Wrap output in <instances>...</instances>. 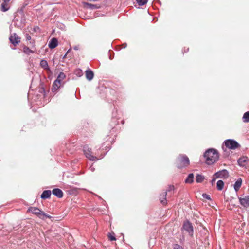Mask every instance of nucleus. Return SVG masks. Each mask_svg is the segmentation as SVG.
<instances>
[{"label": "nucleus", "mask_w": 249, "mask_h": 249, "mask_svg": "<svg viewBox=\"0 0 249 249\" xmlns=\"http://www.w3.org/2000/svg\"><path fill=\"white\" fill-rule=\"evenodd\" d=\"M204 157L206 159L208 164H213L216 162L219 159L218 151L213 148L207 149L204 153Z\"/></svg>", "instance_id": "f257e3e1"}, {"label": "nucleus", "mask_w": 249, "mask_h": 249, "mask_svg": "<svg viewBox=\"0 0 249 249\" xmlns=\"http://www.w3.org/2000/svg\"><path fill=\"white\" fill-rule=\"evenodd\" d=\"M28 211L32 213L37 215L39 218L43 220L45 218H52L50 215L45 213L43 211H42L37 207H31L28 209Z\"/></svg>", "instance_id": "f03ea898"}, {"label": "nucleus", "mask_w": 249, "mask_h": 249, "mask_svg": "<svg viewBox=\"0 0 249 249\" xmlns=\"http://www.w3.org/2000/svg\"><path fill=\"white\" fill-rule=\"evenodd\" d=\"M189 163V159L186 155H180L177 159V165L178 168L186 167Z\"/></svg>", "instance_id": "7ed1b4c3"}, {"label": "nucleus", "mask_w": 249, "mask_h": 249, "mask_svg": "<svg viewBox=\"0 0 249 249\" xmlns=\"http://www.w3.org/2000/svg\"><path fill=\"white\" fill-rule=\"evenodd\" d=\"M181 231H184L187 232L189 236L193 237L194 235V229L192 223L188 220L185 221L181 229Z\"/></svg>", "instance_id": "20e7f679"}, {"label": "nucleus", "mask_w": 249, "mask_h": 249, "mask_svg": "<svg viewBox=\"0 0 249 249\" xmlns=\"http://www.w3.org/2000/svg\"><path fill=\"white\" fill-rule=\"evenodd\" d=\"M224 143L225 146L230 149L234 150L240 147V144L237 142L233 139L226 140Z\"/></svg>", "instance_id": "39448f33"}, {"label": "nucleus", "mask_w": 249, "mask_h": 249, "mask_svg": "<svg viewBox=\"0 0 249 249\" xmlns=\"http://www.w3.org/2000/svg\"><path fill=\"white\" fill-rule=\"evenodd\" d=\"M83 152L86 158L89 159L90 160L94 161L98 160V158L92 155L91 149L88 146H84L83 147Z\"/></svg>", "instance_id": "423d86ee"}, {"label": "nucleus", "mask_w": 249, "mask_h": 249, "mask_svg": "<svg viewBox=\"0 0 249 249\" xmlns=\"http://www.w3.org/2000/svg\"><path fill=\"white\" fill-rule=\"evenodd\" d=\"M9 40L14 46H16L20 42V38L18 36L16 33H14L11 35Z\"/></svg>", "instance_id": "0eeeda50"}, {"label": "nucleus", "mask_w": 249, "mask_h": 249, "mask_svg": "<svg viewBox=\"0 0 249 249\" xmlns=\"http://www.w3.org/2000/svg\"><path fill=\"white\" fill-rule=\"evenodd\" d=\"M214 176L216 178H227L229 176V173L226 169H223L218 172H216L214 174Z\"/></svg>", "instance_id": "6e6552de"}, {"label": "nucleus", "mask_w": 249, "mask_h": 249, "mask_svg": "<svg viewBox=\"0 0 249 249\" xmlns=\"http://www.w3.org/2000/svg\"><path fill=\"white\" fill-rule=\"evenodd\" d=\"M240 204L245 208L249 206V195L243 197H239Z\"/></svg>", "instance_id": "1a4fd4ad"}, {"label": "nucleus", "mask_w": 249, "mask_h": 249, "mask_svg": "<svg viewBox=\"0 0 249 249\" xmlns=\"http://www.w3.org/2000/svg\"><path fill=\"white\" fill-rule=\"evenodd\" d=\"M52 194L59 198L63 196V191L59 188H55L52 190Z\"/></svg>", "instance_id": "9d476101"}, {"label": "nucleus", "mask_w": 249, "mask_h": 249, "mask_svg": "<svg viewBox=\"0 0 249 249\" xmlns=\"http://www.w3.org/2000/svg\"><path fill=\"white\" fill-rule=\"evenodd\" d=\"M58 45V40L56 38H52L48 44V46L50 49H54Z\"/></svg>", "instance_id": "9b49d317"}, {"label": "nucleus", "mask_w": 249, "mask_h": 249, "mask_svg": "<svg viewBox=\"0 0 249 249\" xmlns=\"http://www.w3.org/2000/svg\"><path fill=\"white\" fill-rule=\"evenodd\" d=\"M51 191L49 190L44 191L41 195V198L42 199L49 198L51 196Z\"/></svg>", "instance_id": "f8f14e48"}, {"label": "nucleus", "mask_w": 249, "mask_h": 249, "mask_svg": "<svg viewBox=\"0 0 249 249\" xmlns=\"http://www.w3.org/2000/svg\"><path fill=\"white\" fill-rule=\"evenodd\" d=\"M86 77L89 81L91 80L94 77V73L91 70H87L85 71Z\"/></svg>", "instance_id": "ddd939ff"}, {"label": "nucleus", "mask_w": 249, "mask_h": 249, "mask_svg": "<svg viewBox=\"0 0 249 249\" xmlns=\"http://www.w3.org/2000/svg\"><path fill=\"white\" fill-rule=\"evenodd\" d=\"M167 191L162 193L160 196V200L163 205H165L167 203L166 200Z\"/></svg>", "instance_id": "4468645a"}, {"label": "nucleus", "mask_w": 249, "mask_h": 249, "mask_svg": "<svg viewBox=\"0 0 249 249\" xmlns=\"http://www.w3.org/2000/svg\"><path fill=\"white\" fill-rule=\"evenodd\" d=\"M10 0H4L1 5V9L3 12H6L9 9L7 3L9 2Z\"/></svg>", "instance_id": "2eb2a0df"}, {"label": "nucleus", "mask_w": 249, "mask_h": 249, "mask_svg": "<svg viewBox=\"0 0 249 249\" xmlns=\"http://www.w3.org/2000/svg\"><path fill=\"white\" fill-rule=\"evenodd\" d=\"M242 180L241 178H238L234 184V189L236 192L239 191L242 185Z\"/></svg>", "instance_id": "dca6fc26"}, {"label": "nucleus", "mask_w": 249, "mask_h": 249, "mask_svg": "<svg viewBox=\"0 0 249 249\" xmlns=\"http://www.w3.org/2000/svg\"><path fill=\"white\" fill-rule=\"evenodd\" d=\"M248 160L247 157H242L238 159V163L240 166L243 167L245 166V163L247 162Z\"/></svg>", "instance_id": "f3484780"}, {"label": "nucleus", "mask_w": 249, "mask_h": 249, "mask_svg": "<svg viewBox=\"0 0 249 249\" xmlns=\"http://www.w3.org/2000/svg\"><path fill=\"white\" fill-rule=\"evenodd\" d=\"M60 82L58 80H55L53 83V87L52 88V91L53 92H55L60 87Z\"/></svg>", "instance_id": "a211bd4d"}, {"label": "nucleus", "mask_w": 249, "mask_h": 249, "mask_svg": "<svg viewBox=\"0 0 249 249\" xmlns=\"http://www.w3.org/2000/svg\"><path fill=\"white\" fill-rule=\"evenodd\" d=\"M194 182V174L190 173L185 180L186 183L191 184Z\"/></svg>", "instance_id": "6ab92c4d"}, {"label": "nucleus", "mask_w": 249, "mask_h": 249, "mask_svg": "<svg viewBox=\"0 0 249 249\" xmlns=\"http://www.w3.org/2000/svg\"><path fill=\"white\" fill-rule=\"evenodd\" d=\"M40 66L46 70H49V67L48 66V62L45 60H41L40 62Z\"/></svg>", "instance_id": "aec40b11"}, {"label": "nucleus", "mask_w": 249, "mask_h": 249, "mask_svg": "<svg viewBox=\"0 0 249 249\" xmlns=\"http://www.w3.org/2000/svg\"><path fill=\"white\" fill-rule=\"evenodd\" d=\"M205 179V177L203 175L201 174H197L196 176V182L197 183H201Z\"/></svg>", "instance_id": "412c9836"}, {"label": "nucleus", "mask_w": 249, "mask_h": 249, "mask_svg": "<svg viewBox=\"0 0 249 249\" xmlns=\"http://www.w3.org/2000/svg\"><path fill=\"white\" fill-rule=\"evenodd\" d=\"M224 182L222 180H219L216 183V187L218 190H222L224 187Z\"/></svg>", "instance_id": "4be33fe9"}, {"label": "nucleus", "mask_w": 249, "mask_h": 249, "mask_svg": "<svg viewBox=\"0 0 249 249\" xmlns=\"http://www.w3.org/2000/svg\"><path fill=\"white\" fill-rule=\"evenodd\" d=\"M23 50L24 53L28 55L34 53V51L30 49L28 47L25 46L23 47Z\"/></svg>", "instance_id": "5701e85b"}, {"label": "nucleus", "mask_w": 249, "mask_h": 249, "mask_svg": "<svg viewBox=\"0 0 249 249\" xmlns=\"http://www.w3.org/2000/svg\"><path fill=\"white\" fill-rule=\"evenodd\" d=\"M85 4L87 5L89 8H90L91 9H98L100 7L99 6L96 5V4H93L89 3H85Z\"/></svg>", "instance_id": "b1692460"}, {"label": "nucleus", "mask_w": 249, "mask_h": 249, "mask_svg": "<svg viewBox=\"0 0 249 249\" xmlns=\"http://www.w3.org/2000/svg\"><path fill=\"white\" fill-rule=\"evenodd\" d=\"M243 121L244 123L249 122V111H247L244 114Z\"/></svg>", "instance_id": "393cba45"}, {"label": "nucleus", "mask_w": 249, "mask_h": 249, "mask_svg": "<svg viewBox=\"0 0 249 249\" xmlns=\"http://www.w3.org/2000/svg\"><path fill=\"white\" fill-rule=\"evenodd\" d=\"M66 77V75L63 72H60L57 76L56 80H58L59 82H61Z\"/></svg>", "instance_id": "a878e982"}, {"label": "nucleus", "mask_w": 249, "mask_h": 249, "mask_svg": "<svg viewBox=\"0 0 249 249\" xmlns=\"http://www.w3.org/2000/svg\"><path fill=\"white\" fill-rule=\"evenodd\" d=\"M139 6H142L146 4L148 0H136Z\"/></svg>", "instance_id": "bb28decb"}, {"label": "nucleus", "mask_w": 249, "mask_h": 249, "mask_svg": "<svg viewBox=\"0 0 249 249\" xmlns=\"http://www.w3.org/2000/svg\"><path fill=\"white\" fill-rule=\"evenodd\" d=\"M173 249H184L183 247L178 244L173 245Z\"/></svg>", "instance_id": "cd10ccee"}, {"label": "nucleus", "mask_w": 249, "mask_h": 249, "mask_svg": "<svg viewBox=\"0 0 249 249\" xmlns=\"http://www.w3.org/2000/svg\"><path fill=\"white\" fill-rule=\"evenodd\" d=\"M202 196V197L204 198H205V199H206L207 200H211V199L210 196L208 195V194H207L203 193Z\"/></svg>", "instance_id": "c85d7f7f"}, {"label": "nucleus", "mask_w": 249, "mask_h": 249, "mask_svg": "<svg viewBox=\"0 0 249 249\" xmlns=\"http://www.w3.org/2000/svg\"><path fill=\"white\" fill-rule=\"evenodd\" d=\"M109 53H110L109 54V58L110 60H112L113 58H114V53L111 51V50H109Z\"/></svg>", "instance_id": "c756f323"}, {"label": "nucleus", "mask_w": 249, "mask_h": 249, "mask_svg": "<svg viewBox=\"0 0 249 249\" xmlns=\"http://www.w3.org/2000/svg\"><path fill=\"white\" fill-rule=\"evenodd\" d=\"M75 73L76 74L79 76H81L82 75V71L80 69L76 70Z\"/></svg>", "instance_id": "7c9ffc66"}, {"label": "nucleus", "mask_w": 249, "mask_h": 249, "mask_svg": "<svg viewBox=\"0 0 249 249\" xmlns=\"http://www.w3.org/2000/svg\"><path fill=\"white\" fill-rule=\"evenodd\" d=\"M108 238L110 239V241H115L116 240V238L114 236L112 235L110 233L108 235Z\"/></svg>", "instance_id": "2f4dec72"}, {"label": "nucleus", "mask_w": 249, "mask_h": 249, "mask_svg": "<svg viewBox=\"0 0 249 249\" xmlns=\"http://www.w3.org/2000/svg\"><path fill=\"white\" fill-rule=\"evenodd\" d=\"M25 37H26V40H28V41L31 40V36L28 34H26Z\"/></svg>", "instance_id": "473e14b6"}, {"label": "nucleus", "mask_w": 249, "mask_h": 249, "mask_svg": "<svg viewBox=\"0 0 249 249\" xmlns=\"http://www.w3.org/2000/svg\"><path fill=\"white\" fill-rule=\"evenodd\" d=\"M29 44L31 45V47L32 48H35V41L34 40H30V42H29Z\"/></svg>", "instance_id": "72a5a7b5"}, {"label": "nucleus", "mask_w": 249, "mask_h": 249, "mask_svg": "<svg viewBox=\"0 0 249 249\" xmlns=\"http://www.w3.org/2000/svg\"><path fill=\"white\" fill-rule=\"evenodd\" d=\"M174 189V186L173 185H170L168 187L167 191L168 192L171 191Z\"/></svg>", "instance_id": "f704fd0d"}, {"label": "nucleus", "mask_w": 249, "mask_h": 249, "mask_svg": "<svg viewBox=\"0 0 249 249\" xmlns=\"http://www.w3.org/2000/svg\"><path fill=\"white\" fill-rule=\"evenodd\" d=\"M39 27H38V26H36V27H35L34 28V31L35 32H37V31H39Z\"/></svg>", "instance_id": "c9c22d12"}, {"label": "nucleus", "mask_w": 249, "mask_h": 249, "mask_svg": "<svg viewBox=\"0 0 249 249\" xmlns=\"http://www.w3.org/2000/svg\"><path fill=\"white\" fill-rule=\"evenodd\" d=\"M70 51V50L69 49L67 52V53H66V54L63 56L62 57V59H65L66 57V56L67 55V54L69 53V52Z\"/></svg>", "instance_id": "e433bc0d"}, {"label": "nucleus", "mask_w": 249, "mask_h": 249, "mask_svg": "<svg viewBox=\"0 0 249 249\" xmlns=\"http://www.w3.org/2000/svg\"><path fill=\"white\" fill-rule=\"evenodd\" d=\"M216 178H213L211 180V183H212V184H213L215 182Z\"/></svg>", "instance_id": "4c0bfd02"}, {"label": "nucleus", "mask_w": 249, "mask_h": 249, "mask_svg": "<svg viewBox=\"0 0 249 249\" xmlns=\"http://www.w3.org/2000/svg\"><path fill=\"white\" fill-rule=\"evenodd\" d=\"M73 49L75 50H78L79 49V46H75L74 47H73Z\"/></svg>", "instance_id": "58836bf2"}, {"label": "nucleus", "mask_w": 249, "mask_h": 249, "mask_svg": "<svg viewBox=\"0 0 249 249\" xmlns=\"http://www.w3.org/2000/svg\"><path fill=\"white\" fill-rule=\"evenodd\" d=\"M123 45H124L123 48H125L126 47V44H124Z\"/></svg>", "instance_id": "ea45409f"}, {"label": "nucleus", "mask_w": 249, "mask_h": 249, "mask_svg": "<svg viewBox=\"0 0 249 249\" xmlns=\"http://www.w3.org/2000/svg\"><path fill=\"white\" fill-rule=\"evenodd\" d=\"M90 169H91V171H94V168L90 167Z\"/></svg>", "instance_id": "a19ab883"}, {"label": "nucleus", "mask_w": 249, "mask_h": 249, "mask_svg": "<svg viewBox=\"0 0 249 249\" xmlns=\"http://www.w3.org/2000/svg\"><path fill=\"white\" fill-rule=\"evenodd\" d=\"M188 50H189V48H188V49H187V51H186V52H188Z\"/></svg>", "instance_id": "79ce46f5"}]
</instances>
